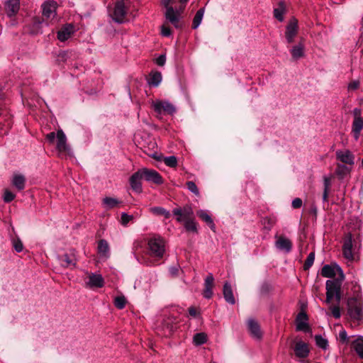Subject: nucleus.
I'll list each match as a JSON object with an SVG mask.
<instances>
[{
    "mask_svg": "<svg viewBox=\"0 0 363 363\" xmlns=\"http://www.w3.org/2000/svg\"><path fill=\"white\" fill-rule=\"evenodd\" d=\"M321 275L327 278H333L326 281V302L328 303L334 298L337 302L342 299V284L345 274L342 268L337 264H325L321 269Z\"/></svg>",
    "mask_w": 363,
    "mask_h": 363,
    "instance_id": "nucleus-1",
    "label": "nucleus"
},
{
    "mask_svg": "<svg viewBox=\"0 0 363 363\" xmlns=\"http://www.w3.org/2000/svg\"><path fill=\"white\" fill-rule=\"evenodd\" d=\"M43 21L35 20L33 21L34 28L31 30L32 33H38L42 23L46 21V25L54 24L58 21L57 15V3L54 0H46L41 6Z\"/></svg>",
    "mask_w": 363,
    "mask_h": 363,
    "instance_id": "nucleus-2",
    "label": "nucleus"
},
{
    "mask_svg": "<svg viewBox=\"0 0 363 363\" xmlns=\"http://www.w3.org/2000/svg\"><path fill=\"white\" fill-rule=\"evenodd\" d=\"M130 2L128 0H117L112 9H108L110 17L118 24L128 21Z\"/></svg>",
    "mask_w": 363,
    "mask_h": 363,
    "instance_id": "nucleus-3",
    "label": "nucleus"
},
{
    "mask_svg": "<svg viewBox=\"0 0 363 363\" xmlns=\"http://www.w3.org/2000/svg\"><path fill=\"white\" fill-rule=\"evenodd\" d=\"M347 310L350 318H362L363 316V301L359 294L348 298Z\"/></svg>",
    "mask_w": 363,
    "mask_h": 363,
    "instance_id": "nucleus-4",
    "label": "nucleus"
},
{
    "mask_svg": "<svg viewBox=\"0 0 363 363\" xmlns=\"http://www.w3.org/2000/svg\"><path fill=\"white\" fill-rule=\"evenodd\" d=\"M150 254L151 256L162 258L165 252L164 241L160 237L151 238L148 242Z\"/></svg>",
    "mask_w": 363,
    "mask_h": 363,
    "instance_id": "nucleus-5",
    "label": "nucleus"
},
{
    "mask_svg": "<svg viewBox=\"0 0 363 363\" xmlns=\"http://www.w3.org/2000/svg\"><path fill=\"white\" fill-rule=\"evenodd\" d=\"M151 106L157 115H161L163 112L169 115H173L177 111L176 107L169 101H152Z\"/></svg>",
    "mask_w": 363,
    "mask_h": 363,
    "instance_id": "nucleus-6",
    "label": "nucleus"
},
{
    "mask_svg": "<svg viewBox=\"0 0 363 363\" xmlns=\"http://www.w3.org/2000/svg\"><path fill=\"white\" fill-rule=\"evenodd\" d=\"M56 149L61 157L71 155V149L67 144L66 135L62 130L57 132Z\"/></svg>",
    "mask_w": 363,
    "mask_h": 363,
    "instance_id": "nucleus-7",
    "label": "nucleus"
},
{
    "mask_svg": "<svg viewBox=\"0 0 363 363\" xmlns=\"http://www.w3.org/2000/svg\"><path fill=\"white\" fill-rule=\"evenodd\" d=\"M140 171L143 179H144L145 181L158 185L162 184L164 183V180L162 176L156 170L148 168H141L140 169Z\"/></svg>",
    "mask_w": 363,
    "mask_h": 363,
    "instance_id": "nucleus-8",
    "label": "nucleus"
},
{
    "mask_svg": "<svg viewBox=\"0 0 363 363\" xmlns=\"http://www.w3.org/2000/svg\"><path fill=\"white\" fill-rule=\"evenodd\" d=\"M182 9H174L173 7H167L165 12V18L174 28H182L183 25L180 22Z\"/></svg>",
    "mask_w": 363,
    "mask_h": 363,
    "instance_id": "nucleus-9",
    "label": "nucleus"
},
{
    "mask_svg": "<svg viewBox=\"0 0 363 363\" xmlns=\"http://www.w3.org/2000/svg\"><path fill=\"white\" fill-rule=\"evenodd\" d=\"M275 238L277 240L274 242V246L278 251L285 254H289L291 252L293 245L290 239L284 236L278 235H276Z\"/></svg>",
    "mask_w": 363,
    "mask_h": 363,
    "instance_id": "nucleus-10",
    "label": "nucleus"
},
{
    "mask_svg": "<svg viewBox=\"0 0 363 363\" xmlns=\"http://www.w3.org/2000/svg\"><path fill=\"white\" fill-rule=\"evenodd\" d=\"M352 247H353V240L352 235L350 233H348L345 235L344 238V242L342 245V253L344 257L349 260L352 261L354 259V255L352 253Z\"/></svg>",
    "mask_w": 363,
    "mask_h": 363,
    "instance_id": "nucleus-11",
    "label": "nucleus"
},
{
    "mask_svg": "<svg viewBox=\"0 0 363 363\" xmlns=\"http://www.w3.org/2000/svg\"><path fill=\"white\" fill-rule=\"evenodd\" d=\"M247 328L250 336L257 340H259L262 337V330L259 323L256 319H249L247 321Z\"/></svg>",
    "mask_w": 363,
    "mask_h": 363,
    "instance_id": "nucleus-12",
    "label": "nucleus"
},
{
    "mask_svg": "<svg viewBox=\"0 0 363 363\" xmlns=\"http://www.w3.org/2000/svg\"><path fill=\"white\" fill-rule=\"evenodd\" d=\"M298 33V21L296 18L290 20L286 26L285 37L288 43H291Z\"/></svg>",
    "mask_w": 363,
    "mask_h": 363,
    "instance_id": "nucleus-13",
    "label": "nucleus"
},
{
    "mask_svg": "<svg viewBox=\"0 0 363 363\" xmlns=\"http://www.w3.org/2000/svg\"><path fill=\"white\" fill-rule=\"evenodd\" d=\"M142 179L143 177L141 175L140 169H138L137 172L133 174L129 179L130 188L134 192L137 194H140L143 191V186L141 182Z\"/></svg>",
    "mask_w": 363,
    "mask_h": 363,
    "instance_id": "nucleus-14",
    "label": "nucleus"
},
{
    "mask_svg": "<svg viewBox=\"0 0 363 363\" xmlns=\"http://www.w3.org/2000/svg\"><path fill=\"white\" fill-rule=\"evenodd\" d=\"M337 160L343 164L352 165L354 163V156L349 150H338L335 152Z\"/></svg>",
    "mask_w": 363,
    "mask_h": 363,
    "instance_id": "nucleus-15",
    "label": "nucleus"
},
{
    "mask_svg": "<svg viewBox=\"0 0 363 363\" xmlns=\"http://www.w3.org/2000/svg\"><path fill=\"white\" fill-rule=\"evenodd\" d=\"M74 27L72 24H65L57 32V39L61 42H65L74 34Z\"/></svg>",
    "mask_w": 363,
    "mask_h": 363,
    "instance_id": "nucleus-16",
    "label": "nucleus"
},
{
    "mask_svg": "<svg viewBox=\"0 0 363 363\" xmlns=\"http://www.w3.org/2000/svg\"><path fill=\"white\" fill-rule=\"evenodd\" d=\"M97 253L100 259L106 260L110 257V247L108 242L101 239L98 242Z\"/></svg>",
    "mask_w": 363,
    "mask_h": 363,
    "instance_id": "nucleus-17",
    "label": "nucleus"
},
{
    "mask_svg": "<svg viewBox=\"0 0 363 363\" xmlns=\"http://www.w3.org/2000/svg\"><path fill=\"white\" fill-rule=\"evenodd\" d=\"M294 350L295 355L298 358H306L310 352L308 345L301 340L295 344Z\"/></svg>",
    "mask_w": 363,
    "mask_h": 363,
    "instance_id": "nucleus-18",
    "label": "nucleus"
},
{
    "mask_svg": "<svg viewBox=\"0 0 363 363\" xmlns=\"http://www.w3.org/2000/svg\"><path fill=\"white\" fill-rule=\"evenodd\" d=\"M59 262L63 267L72 268L76 264L77 259L74 253H66L59 257Z\"/></svg>",
    "mask_w": 363,
    "mask_h": 363,
    "instance_id": "nucleus-19",
    "label": "nucleus"
},
{
    "mask_svg": "<svg viewBox=\"0 0 363 363\" xmlns=\"http://www.w3.org/2000/svg\"><path fill=\"white\" fill-rule=\"evenodd\" d=\"M214 277L212 273H209L205 279L204 285L205 289L203 292V297L206 298H211L213 296V286Z\"/></svg>",
    "mask_w": 363,
    "mask_h": 363,
    "instance_id": "nucleus-20",
    "label": "nucleus"
},
{
    "mask_svg": "<svg viewBox=\"0 0 363 363\" xmlns=\"http://www.w3.org/2000/svg\"><path fill=\"white\" fill-rule=\"evenodd\" d=\"M196 215L209 226L211 230L216 231V225L207 210L200 209L196 212Z\"/></svg>",
    "mask_w": 363,
    "mask_h": 363,
    "instance_id": "nucleus-21",
    "label": "nucleus"
},
{
    "mask_svg": "<svg viewBox=\"0 0 363 363\" xmlns=\"http://www.w3.org/2000/svg\"><path fill=\"white\" fill-rule=\"evenodd\" d=\"M223 296L227 303L233 305L235 303V298L233 295L231 284L226 281L225 282L223 288Z\"/></svg>",
    "mask_w": 363,
    "mask_h": 363,
    "instance_id": "nucleus-22",
    "label": "nucleus"
},
{
    "mask_svg": "<svg viewBox=\"0 0 363 363\" xmlns=\"http://www.w3.org/2000/svg\"><path fill=\"white\" fill-rule=\"evenodd\" d=\"M162 80V73L159 71H151L147 79V84L153 87L158 86Z\"/></svg>",
    "mask_w": 363,
    "mask_h": 363,
    "instance_id": "nucleus-23",
    "label": "nucleus"
},
{
    "mask_svg": "<svg viewBox=\"0 0 363 363\" xmlns=\"http://www.w3.org/2000/svg\"><path fill=\"white\" fill-rule=\"evenodd\" d=\"M5 6L8 16H12L18 11L20 3L18 0H9Z\"/></svg>",
    "mask_w": 363,
    "mask_h": 363,
    "instance_id": "nucleus-24",
    "label": "nucleus"
},
{
    "mask_svg": "<svg viewBox=\"0 0 363 363\" xmlns=\"http://www.w3.org/2000/svg\"><path fill=\"white\" fill-rule=\"evenodd\" d=\"M363 129V118H354L352 125V131L356 139L359 136L361 130Z\"/></svg>",
    "mask_w": 363,
    "mask_h": 363,
    "instance_id": "nucleus-25",
    "label": "nucleus"
},
{
    "mask_svg": "<svg viewBox=\"0 0 363 363\" xmlns=\"http://www.w3.org/2000/svg\"><path fill=\"white\" fill-rule=\"evenodd\" d=\"M122 203V201L112 197H105L103 199L102 204L106 209H111L117 207Z\"/></svg>",
    "mask_w": 363,
    "mask_h": 363,
    "instance_id": "nucleus-26",
    "label": "nucleus"
},
{
    "mask_svg": "<svg viewBox=\"0 0 363 363\" xmlns=\"http://www.w3.org/2000/svg\"><path fill=\"white\" fill-rule=\"evenodd\" d=\"M352 348L359 357L363 359V337H359L352 342Z\"/></svg>",
    "mask_w": 363,
    "mask_h": 363,
    "instance_id": "nucleus-27",
    "label": "nucleus"
},
{
    "mask_svg": "<svg viewBox=\"0 0 363 363\" xmlns=\"http://www.w3.org/2000/svg\"><path fill=\"white\" fill-rule=\"evenodd\" d=\"M171 319H162L161 330L164 331L163 335L169 336L174 330V325L170 323Z\"/></svg>",
    "mask_w": 363,
    "mask_h": 363,
    "instance_id": "nucleus-28",
    "label": "nucleus"
},
{
    "mask_svg": "<svg viewBox=\"0 0 363 363\" xmlns=\"http://www.w3.org/2000/svg\"><path fill=\"white\" fill-rule=\"evenodd\" d=\"M286 11V7L284 1H280L278 4V7L274 9V16L279 22L284 21V14Z\"/></svg>",
    "mask_w": 363,
    "mask_h": 363,
    "instance_id": "nucleus-29",
    "label": "nucleus"
},
{
    "mask_svg": "<svg viewBox=\"0 0 363 363\" xmlns=\"http://www.w3.org/2000/svg\"><path fill=\"white\" fill-rule=\"evenodd\" d=\"M204 13H205L204 7L199 9L196 11V13L194 17V19H193V23H192V28L193 29H196L199 27V26L201 25V23L202 22V20H203V18L204 16Z\"/></svg>",
    "mask_w": 363,
    "mask_h": 363,
    "instance_id": "nucleus-30",
    "label": "nucleus"
},
{
    "mask_svg": "<svg viewBox=\"0 0 363 363\" xmlns=\"http://www.w3.org/2000/svg\"><path fill=\"white\" fill-rule=\"evenodd\" d=\"M290 52L294 60H298L303 56L304 55V48L303 45L301 43L296 45L292 47L290 50Z\"/></svg>",
    "mask_w": 363,
    "mask_h": 363,
    "instance_id": "nucleus-31",
    "label": "nucleus"
},
{
    "mask_svg": "<svg viewBox=\"0 0 363 363\" xmlns=\"http://www.w3.org/2000/svg\"><path fill=\"white\" fill-rule=\"evenodd\" d=\"M25 177L21 174H14L12 179L13 185L19 191L25 188Z\"/></svg>",
    "mask_w": 363,
    "mask_h": 363,
    "instance_id": "nucleus-32",
    "label": "nucleus"
},
{
    "mask_svg": "<svg viewBox=\"0 0 363 363\" xmlns=\"http://www.w3.org/2000/svg\"><path fill=\"white\" fill-rule=\"evenodd\" d=\"M104 286V279L101 274L92 272V289L102 288Z\"/></svg>",
    "mask_w": 363,
    "mask_h": 363,
    "instance_id": "nucleus-33",
    "label": "nucleus"
},
{
    "mask_svg": "<svg viewBox=\"0 0 363 363\" xmlns=\"http://www.w3.org/2000/svg\"><path fill=\"white\" fill-rule=\"evenodd\" d=\"M307 319H296V330L304 333L311 332L308 323L306 321Z\"/></svg>",
    "mask_w": 363,
    "mask_h": 363,
    "instance_id": "nucleus-34",
    "label": "nucleus"
},
{
    "mask_svg": "<svg viewBox=\"0 0 363 363\" xmlns=\"http://www.w3.org/2000/svg\"><path fill=\"white\" fill-rule=\"evenodd\" d=\"M150 211L155 215L163 216L165 218L170 217V212L161 206H155L150 208Z\"/></svg>",
    "mask_w": 363,
    "mask_h": 363,
    "instance_id": "nucleus-35",
    "label": "nucleus"
},
{
    "mask_svg": "<svg viewBox=\"0 0 363 363\" xmlns=\"http://www.w3.org/2000/svg\"><path fill=\"white\" fill-rule=\"evenodd\" d=\"M350 168L347 167L345 164H338L335 169V173L340 177L343 178L345 175L349 174Z\"/></svg>",
    "mask_w": 363,
    "mask_h": 363,
    "instance_id": "nucleus-36",
    "label": "nucleus"
},
{
    "mask_svg": "<svg viewBox=\"0 0 363 363\" xmlns=\"http://www.w3.org/2000/svg\"><path fill=\"white\" fill-rule=\"evenodd\" d=\"M207 340V336L203 333H199L194 335L193 342L195 345H201L204 344Z\"/></svg>",
    "mask_w": 363,
    "mask_h": 363,
    "instance_id": "nucleus-37",
    "label": "nucleus"
},
{
    "mask_svg": "<svg viewBox=\"0 0 363 363\" xmlns=\"http://www.w3.org/2000/svg\"><path fill=\"white\" fill-rule=\"evenodd\" d=\"M184 225L187 231L197 233V224L193 219H186Z\"/></svg>",
    "mask_w": 363,
    "mask_h": 363,
    "instance_id": "nucleus-38",
    "label": "nucleus"
},
{
    "mask_svg": "<svg viewBox=\"0 0 363 363\" xmlns=\"http://www.w3.org/2000/svg\"><path fill=\"white\" fill-rule=\"evenodd\" d=\"M126 303V298L123 295L117 296L114 298V305L118 309H123Z\"/></svg>",
    "mask_w": 363,
    "mask_h": 363,
    "instance_id": "nucleus-39",
    "label": "nucleus"
},
{
    "mask_svg": "<svg viewBox=\"0 0 363 363\" xmlns=\"http://www.w3.org/2000/svg\"><path fill=\"white\" fill-rule=\"evenodd\" d=\"M164 163L169 167H176L177 165V159L175 156L171 155L163 158Z\"/></svg>",
    "mask_w": 363,
    "mask_h": 363,
    "instance_id": "nucleus-40",
    "label": "nucleus"
},
{
    "mask_svg": "<svg viewBox=\"0 0 363 363\" xmlns=\"http://www.w3.org/2000/svg\"><path fill=\"white\" fill-rule=\"evenodd\" d=\"M262 225L264 228L268 230H270L275 223V219L271 217H264L262 219Z\"/></svg>",
    "mask_w": 363,
    "mask_h": 363,
    "instance_id": "nucleus-41",
    "label": "nucleus"
},
{
    "mask_svg": "<svg viewBox=\"0 0 363 363\" xmlns=\"http://www.w3.org/2000/svg\"><path fill=\"white\" fill-rule=\"evenodd\" d=\"M314 260H315V252H311V253H309V255H308V257L305 261V263L303 265L304 269L307 270L309 268H311L312 267V265L313 264Z\"/></svg>",
    "mask_w": 363,
    "mask_h": 363,
    "instance_id": "nucleus-42",
    "label": "nucleus"
},
{
    "mask_svg": "<svg viewBox=\"0 0 363 363\" xmlns=\"http://www.w3.org/2000/svg\"><path fill=\"white\" fill-rule=\"evenodd\" d=\"M316 345L322 348L325 350L328 347V340L323 338L321 335H315V337Z\"/></svg>",
    "mask_w": 363,
    "mask_h": 363,
    "instance_id": "nucleus-43",
    "label": "nucleus"
},
{
    "mask_svg": "<svg viewBox=\"0 0 363 363\" xmlns=\"http://www.w3.org/2000/svg\"><path fill=\"white\" fill-rule=\"evenodd\" d=\"M134 216L133 215H128V213L123 212L121 213V223L123 226H126L129 222L133 221Z\"/></svg>",
    "mask_w": 363,
    "mask_h": 363,
    "instance_id": "nucleus-44",
    "label": "nucleus"
},
{
    "mask_svg": "<svg viewBox=\"0 0 363 363\" xmlns=\"http://www.w3.org/2000/svg\"><path fill=\"white\" fill-rule=\"evenodd\" d=\"M186 187L189 191L195 194L196 196H199V191L196 185V184L192 181H189L186 182Z\"/></svg>",
    "mask_w": 363,
    "mask_h": 363,
    "instance_id": "nucleus-45",
    "label": "nucleus"
},
{
    "mask_svg": "<svg viewBox=\"0 0 363 363\" xmlns=\"http://www.w3.org/2000/svg\"><path fill=\"white\" fill-rule=\"evenodd\" d=\"M172 213L177 216L176 220L177 222L181 223L184 220L183 211L182 208H176L172 211Z\"/></svg>",
    "mask_w": 363,
    "mask_h": 363,
    "instance_id": "nucleus-46",
    "label": "nucleus"
},
{
    "mask_svg": "<svg viewBox=\"0 0 363 363\" xmlns=\"http://www.w3.org/2000/svg\"><path fill=\"white\" fill-rule=\"evenodd\" d=\"M13 247L17 252H21L23 250V245L19 238L13 240Z\"/></svg>",
    "mask_w": 363,
    "mask_h": 363,
    "instance_id": "nucleus-47",
    "label": "nucleus"
},
{
    "mask_svg": "<svg viewBox=\"0 0 363 363\" xmlns=\"http://www.w3.org/2000/svg\"><path fill=\"white\" fill-rule=\"evenodd\" d=\"M335 301L337 303V305L332 307L331 312H332V314L334 316V318H340L341 313H340V308L339 306L340 301L337 302L336 300H335Z\"/></svg>",
    "mask_w": 363,
    "mask_h": 363,
    "instance_id": "nucleus-48",
    "label": "nucleus"
},
{
    "mask_svg": "<svg viewBox=\"0 0 363 363\" xmlns=\"http://www.w3.org/2000/svg\"><path fill=\"white\" fill-rule=\"evenodd\" d=\"M15 199V194L9 190H5L4 195V201L6 203L12 201Z\"/></svg>",
    "mask_w": 363,
    "mask_h": 363,
    "instance_id": "nucleus-49",
    "label": "nucleus"
},
{
    "mask_svg": "<svg viewBox=\"0 0 363 363\" xmlns=\"http://www.w3.org/2000/svg\"><path fill=\"white\" fill-rule=\"evenodd\" d=\"M70 55H71V52H68V51H63V52H61L59 55H58V60H60V61H62V62H67V60L70 57Z\"/></svg>",
    "mask_w": 363,
    "mask_h": 363,
    "instance_id": "nucleus-50",
    "label": "nucleus"
},
{
    "mask_svg": "<svg viewBox=\"0 0 363 363\" xmlns=\"http://www.w3.org/2000/svg\"><path fill=\"white\" fill-rule=\"evenodd\" d=\"M166 62V55L164 54L160 55L155 59V63L158 66H164Z\"/></svg>",
    "mask_w": 363,
    "mask_h": 363,
    "instance_id": "nucleus-51",
    "label": "nucleus"
},
{
    "mask_svg": "<svg viewBox=\"0 0 363 363\" xmlns=\"http://www.w3.org/2000/svg\"><path fill=\"white\" fill-rule=\"evenodd\" d=\"M182 211L184 219L190 217L193 214L192 208L190 206H186L184 207Z\"/></svg>",
    "mask_w": 363,
    "mask_h": 363,
    "instance_id": "nucleus-52",
    "label": "nucleus"
},
{
    "mask_svg": "<svg viewBox=\"0 0 363 363\" xmlns=\"http://www.w3.org/2000/svg\"><path fill=\"white\" fill-rule=\"evenodd\" d=\"M303 202L300 198H296L292 201L291 206L294 208H298L302 206Z\"/></svg>",
    "mask_w": 363,
    "mask_h": 363,
    "instance_id": "nucleus-53",
    "label": "nucleus"
},
{
    "mask_svg": "<svg viewBox=\"0 0 363 363\" xmlns=\"http://www.w3.org/2000/svg\"><path fill=\"white\" fill-rule=\"evenodd\" d=\"M330 186V179L327 177H324V178H323V191H329Z\"/></svg>",
    "mask_w": 363,
    "mask_h": 363,
    "instance_id": "nucleus-54",
    "label": "nucleus"
},
{
    "mask_svg": "<svg viewBox=\"0 0 363 363\" xmlns=\"http://www.w3.org/2000/svg\"><path fill=\"white\" fill-rule=\"evenodd\" d=\"M55 138L57 139V133H55V132H51L46 135V140L50 143H53Z\"/></svg>",
    "mask_w": 363,
    "mask_h": 363,
    "instance_id": "nucleus-55",
    "label": "nucleus"
},
{
    "mask_svg": "<svg viewBox=\"0 0 363 363\" xmlns=\"http://www.w3.org/2000/svg\"><path fill=\"white\" fill-rule=\"evenodd\" d=\"M162 35L165 37H169L172 35V32L169 28L162 26Z\"/></svg>",
    "mask_w": 363,
    "mask_h": 363,
    "instance_id": "nucleus-56",
    "label": "nucleus"
},
{
    "mask_svg": "<svg viewBox=\"0 0 363 363\" xmlns=\"http://www.w3.org/2000/svg\"><path fill=\"white\" fill-rule=\"evenodd\" d=\"M339 337L340 340L342 342H345L347 340V334L345 330H342L340 332Z\"/></svg>",
    "mask_w": 363,
    "mask_h": 363,
    "instance_id": "nucleus-57",
    "label": "nucleus"
},
{
    "mask_svg": "<svg viewBox=\"0 0 363 363\" xmlns=\"http://www.w3.org/2000/svg\"><path fill=\"white\" fill-rule=\"evenodd\" d=\"M310 213L312 214L315 218L317 217L318 208L315 204H313L310 208Z\"/></svg>",
    "mask_w": 363,
    "mask_h": 363,
    "instance_id": "nucleus-58",
    "label": "nucleus"
},
{
    "mask_svg": "<svg viewBox=\"0 0 363 363\" xmlns=\"http://www.w3.org/2000/svg\"><path fill=\"white\" fill-rule=\"evenodd\" d=\"M352 113L354 116V118H362L360 116L361 115V109L359 108H354L352 111Z\"/></svg>",
    "mask_w": 363,
    "mask_h": 363,
    "instance_id": "nucleus-59",
    "label": "nucleus"
},
{
    "mask_svg": "<svg viewBox=\"0 0 363 363\" xmlns=\"http://www.w3.org/2000/svg\"><path fill=\"white\" fill-rule=\"evenodd\" d=\"M178 268L177 267H171L169 269V272L171 275L176 276L178 273Z\"/></svg>",
    "mask_w": 363,
    "mask_h": 363,
    "instance_id": "nucleus-60",
    "label": "nucleus"
},
{
    "mask_svg": "<svg viewBox=\"0 0 363 363\" xmlns=\"http://www.w3.org/2000/svg\"><path fill=\"white\" fill-rule=\"evenodd\" d=\"M188 311L191 316L195 317L197 315L196 309L194 307L189 308Z\"/></svg>",
    "mask_w": 363,
    "mask_h": 363,
    "instance_id": "nucleus-61",
    "label": "nucleus"
},
{
    "mask_svg": "<svg viewBox=\"0 0 363 363\" xmlns=\"http://www.w3.org/2000/svg\"><path fill=\"white\" fill-rule=\"evenodd\" d=\"M359 85V82L354 81L352 83L350 84L349 87L352 89H356Z\"/></svg>",
    "mask_w": 363,
    "mask_h": 363,
    "instance_id": "nucleus-62",
    "label": "nucleus"
},
{
    "mask_svg": "<svg viewBox=\"0 0 363 363\" xmlns=\"http://www.w3.org/2000/svg\"><path fill=\"white\" fill-rule=\"evenodd\" d=\"M84 281H85L86 286L87 287L91 286V275L90 274H87L86 277L84 279Z\"/></svg>",
    "mask_w": 363,
    "mask_h": 363,
    "instance_id": "nucleus-63",
    "label": "nucleus"
},
{
    "mask_svg": "<svg viewBox=\"0 0 363 363\" xmlns=\"http://www.w3.org/2000/svg\"><path fill=\"white\" fill-rule=\"evenodd\" d=\"M328 194H329V191H323V198H322L323 203L328 201Z\"/></svg>",
    "mask_w": 363,
    "mask_h": 363,
    "instance_id": "nucleus-64",
    "label": "nucleus"
}]
</instances>
